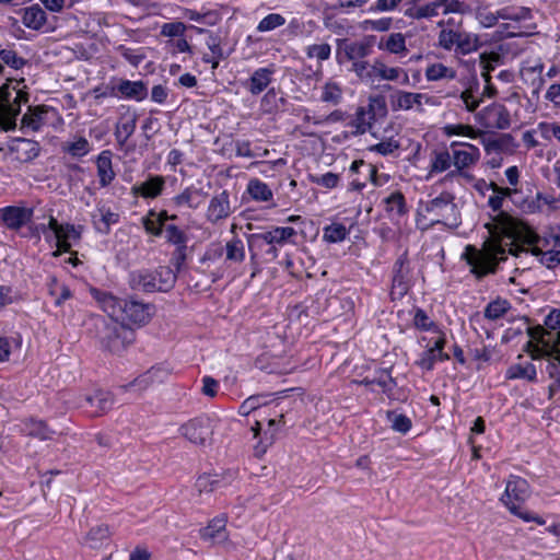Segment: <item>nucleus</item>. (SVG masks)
I'll return each instance as SVG.
<instances>
[{"mask_svg":"<svg viewBox=\"0 0 560 560\" xmlns=\"http://www.w3.org/2000/svg\"><path fill=\"white\" fill-rule=\"evenodd\" d=\"M225 260L231 264H242L245 260V246L241 238L233 237L223 246Z\"/></svg>","mask_w":560,"mask_h":560,"instance_id":"obj_45","label":"nucleus"},{"mask_svg":"<svg viewBox=\"0 0 560 560\" xmlns=\"http://www.w3.org/2000/svg\"><path fill=\"white\" fill-rule=\"evenodd\" d=\"M3 66L0 63V75L3 73ZM26 101V95L16 91L14 97L8 86L0 88V129L3 131L13 130L16 127V117L20 114L21 102Z\"/></svg>","mask_w":560,"mask_h":560,"instance_id":"obj_7","label":"nucleus"},{"mask_svg":"<svg viewBox=\"0 0 560 560\" xmlns=\"http://www.w3.org/2000/svg\"><path fill=\"white\" fill-rule=\"evenodd\" d=\"M113 153L110 150L102 151L96 159L97 176L101 187H107L115 179V172L112 162Z\"/></svg>","mask_w":560,"mask_h":560,"instance_id":"obj_33","label":"nucleus"},{"mask_svg":"<svg viewBox=\"0 0 560 560\" xmlns=\"http://www.w3.org/2000/svg\"><path fill=\"white\" fill-rule=\"evenodd\" d=\"M430 102V96L424 93H415L407 91H397L390 95V106L393 110H410L416 108L422 112V105Z\"/></svg>","mask_w":560,"mask_h":560,"instance_id":"obj_20","label":"nucleus"},{"mask_svg":"<svg viewBox=\"0 0 560 560\" xmlns=\"http://www.w3.org/2000/svg\"><path fill=\"white\" fill-rule=\"evenodd\" d=\"M385 210L396 215H402L407 212L404 195L396 190L389 194L385 199Z\"/></svg>","mask_w":560,"mask_h":560,"instance_id":"obj_53","label":"nucleus"},{"mask_svg":"<svg viewBox=\"0 0 560 560\" xmlns=\"http://www.w3.org/2000/svg\"><path fill=\"white\" fill-rule=\"evenodd\" d=\"M439 45L445 50L468 55L479 48L480 42L476 34L462 30L442 28L439 33Z\"/></svg>","mask_w":560,"mask_h":560,"instance_id":"obj_6","label":"nucleus"},{"mask_svg":"<svg viewBox=\"0 0 560 560\" xmlns=\"http://www.w3.org/2000/svg\"><path fill=\"white\" fill-rule=\"evenodd\" d=\"M285 161L278 159L275 161H261L257 163L259 174L267 178L276 177L284 167Z\"/></svg>","mask_w":560,"mask_h":560,"instance_id":"obj_57","label":"nucleus"},{"mask_svg":"<svg viewBox=\"0 0 560 560\" xmlns=\"http://www.w3.org/2000/svg\"><path fill=\"white\" fill-rule=\"evenodd\" d=\"M349 230L342 223L332 222L323 229V238L328 243H339L347 238Z\"/></svg>","mask_w":560,"mask_h":560,"instance_id":"obj_52","label":"nucleus"},{"mask_svg":"<svg viewBox=\"0 0 560 560\" xmlns=\"http://www.w3.org/2000/svg\"><path fill=\"white\" fill-rule=\"evenodd\" d=\"M384 48L390 54H406V39L401 33H393L387 37Z\"/></svg>","mask_w":560,"mask_h":560,"instance_id":"obj_59","label":"nucleus"},{"mask_svg":"<svg viewBox=\"0 0 560 560\" xmlns=\"http://www.w3.org/2000/svg\"><path fill=\"white\" fill-rule=\"evenodd\" d=\"M374 36H365L361 40L338 38L336 40V57L339 63L365 59L372 54Z\"/></svg>","mask_w":560,"mask_h":560,"instance_id":"obj_8","label":"nucleus"},{"mask_svg":"<svg viewBox=\"0 0 560 560\" xmlns=\"http://www.w3.org/2000/svg\"><path fill=\"white\" fill-rule=\"evenodd\" d=\"M413 326L422 331H438V325L428 316L425 311L417 308L413 315Z\"/></svg>","mask_w":560,"mask_h":560,"instance_id":"obj_58","label":"nucleus"},{"mask_svg":"<svg viewBox=\"0 0 560 560\" xmlns=\"http://www.w3.org/2000/svg\"><path fill=\"white\" fill-rule=\"evenodd\" d=\"M451 152L455 168L447 174L448 177L457 175L467 177L465 170L475 165L480 159V150L476 145L466 142H452Z\"/></svg>","mask_w":560,"mask_h":560,"instance_id":"obj_9","label":"nucleus"},{"mask_svg":"<svg viewBox=\"0 0 560 560\" xmlns=\"http://www.w3.org/2000/svg\"><path fill=\"white\" fill-rule=\"evenodd\" d=\"M342 98V90L336 82H327L323 86L320 100L325 103L337 105Z\"/></svg>","mask_w":560,"mask_h":560,"instance_id":"obj_56","label":"nucleus"},{"mask_svg":"<svg viewBox=\"0 0 560 560\" xmlns=\"http://www.w3.org/2000/svg\"><path fill=\"white\" fill-rule=\"evenodd\" d=\"M529 497L528 482L518 476L511 475L504 493L501 497L502 503L513 513L517 514L520 505Z\"/></svg>","mask_w":560,"mask_h":560,"instance_id":"obj_14","label":"nucleus"},{"mask_svg":"<svg viewBox=\"0 0 560 560\" xmlns=\"http://www.w3.org/2000/svg\"><path fill=\"white\" fill-rule=\"evenodd\" d=\"M138 116L135 112H127L121 115L116 128H115V139L120 148H122L128 139L133 135L137 126Z\"/></svg>","mask_w":560,"mask_h":560,"instance_id":"obj_31","label":"nucleus"},{"mask_svg":"<svg viewBox=\"0 0 560 560\" xmlns=\"http://www.w3.org/2000/svg\"><path fill=\"white\" fill-rule=\"evenodd\" d=\"M339 180H340V175L332 173V172H327L325 174H319V175H311V182L313 184H316V185L327 188V189L336 188L339 184Z\"/></svg>","mask_w":560,"mask_h":560,"instance_id":"obj_64","label":"nucleus"},{"mask_svg":"<svg viewBox=\"0 0 560 560\" xmlns=\"http://www.w3.org/2000/svg\"><path fill=\"white\" fill-rule=\"evenodd\" d=\"M454 200L453 194L443 191L438 197L422 202L419 214L429 219L430 225L443 224L454 230L460 224V213Z\"/></svg>","mask_w":560,"mask_h":560,"instance_id":"obj_3","label":"nucleus"},{"mask_svg":"<svg viewBox=\"0 0 560 560\" xmlns=\"http://www.w3.org/2000/svg\"><path fill=\"white\" fill-rule=\"evenodd\" d=\"M453 165L452 152L442 150L434 152L430 162V174L443 173L451 168Z\"/></svg>","mask_w":560,"mask_h":560,"instance_id":"obj_49","label":"nucleus"},{"mask_svg":"<svg viewBox=\"0 0 560 560\" xmlns=\"http://www.w3.org/2000/svg\"><path fill=\"white\" fill-rule=\"evenodd\" d=\"M232 213L230 195L226 190L214 195L207 209V220L211 223H217L226 219Z\"/></svg>","mask_w":560,"mask_h":560,"instance_id":"obj_25","label":"nucleus"},{"mask_svg":"<svg viewBox=\"0 0 560 560\" xmlns=\"http://www.w3.org/2000/svg\"><path fill=\"white\" fill-rule=\"evenodd\" d=\"M448 360V353L444 351L438 352L436 350L433 351L431 349H427L420 353L419 359L416 361V365H418L423 371L429 372L434 369L436 362H444Z\"/></svg>","mask_w":560,"mask_h":560,"instance_id":"obj_44","label":"nucleus"},{"mask_svg":"<svg viewBox=\"0 0 560 560\" xmlns=\"http://www.w3.org/2000/svg\"><path fill=\"white\" fill-rule=\"evenodd\" d=\"M91 221L94 230L102 234L107 235L110 228L119 221V213L114 211L105 202L100 201L96 203L95 210L91 213Z\"/></svg>","mask_w":560,"mask_h":560,"instance_id":"obj_19","label":"nucleus"},{"mask_svg":"<svg viewBox=\"0 0 560 560\" xmlns=\"http://www.w3.org/2000/svg\"><path fill=\"white\" fill-rule=\"evenodd\" d=\"M506 380H526L530 383L537 382L536 366L532 362L514 363L505 373Z\"/></svg>","mask_w":560,"mask_h":560,"instance_id":"obj_37","label":"nucleus"},{"mask_svg":"<svg viewBox=\"0 0 560 560\" xmlns=\"http://www.w3.org/2000/svg\"><path fill=\"white\" fill-rule=\"evenodd\" d=\"M21 432L25 435L37 438L42 441L51 439L55 433L50 430L47 424L42 420L27 419L23 421Z\"/></svg>","mask_w":560,"mask_h":560,"instance_id":"obj_39","label":"nucleus"},{"mask_svg":"<svg viewBox=\"0 0 560 560\" xmlns=\"http://www.w3.org/2000/svg\"><path fill=\"white\" fill-rule=\"evenodd\" d=\"M47 287L48 293L55 298L54 303L57 307L62 306L66 301L72 298L70 288L65 283H60L55 277L49 278Z\"/></svg>","mask_w":560,"mask_h":560,"instance_id":"obj_43","label":"nucleus"},{"mask_svg":"<svg viewBox=\"0 0 560 560\" xmlns=\"http://www.w3.org/2000/svg\"><path fill=\"white\" fill-rule=\"evenodd\" d=\"M386 418L390 422V427L394 431L401 434H406L412 425L410 418L405 415L396 413L395 411H387Z\"/></svg>","mask_w":560,"mask_h":560,"instance_id":"obj_54","label":"nucleus"},{"mask_svg":"<svg viewBox=\"0 0 560 560\" xmlns=\"http://www.w3.org/2000/svg\"><path fill=\"white\" fill-rule=\"evenodd\" d=\"M11 150L16 153V159L21 162H30L38 156L40 148L38 142L30 139H16Z\"/></svg>","mask_w":560,"mask_h":560,"instance_id":"obj_36","label":"nucleus"},{"mask_svg":"<svg viewBox=\"0 0 560 560\" xmlns=\"http://www.w3.org/2000/svg\"><path fill=\"white\" fill-rule=\"evenodd\" d=\"M153 384H154V382L147 371L143 374L139 375L137 378H135L132 382L121 385L119 388L122 392H130L132 389L138 390V392H143V390L148 389Z\"/></svg>","mask_w":560,"mask_h":560,"instance_id":"obj_62","label":"nucleus"},{"mask_svg":"<svg viewBox=\"0 0 560 560\" xmlns=\"http://www.w3.org/2000/svg\"><path fill=\"white\" fill-rule=\"evenodd\" d=\"M480 184L487 189L492 190V195L488 198L487 203L494 214L485 224L491 236L497 240L508 237L528 245H536L539 242L538 234L530 226L503 210L506 199L516 202L515 195L517 190L512 187H501L494 182L488 184L483 179Z\"/></svg>","mask_w":560,"mask_h":560,"instance_id":"obj_1","label":"nucleus"},{"mask_svg":"<svg viewBox=\"0 0 560 560\" xmlns=\"http://www.w3.org/2000/svg\"><path fill=\"white\" fill-rule=\"evenodd\" d=\"M295 235L296 231L291 226H277L269 231L248 234L246 241L250 258L256 259L266 245L282 246Z\"/></svg>","mask_w":560,"mask_h":560,"instance_id":"obj_5","label":"nucleus"},{"mask_svg":"<svg viewBox=\"0 0 560 560\" xmlns=\"http://www.w3.org/2000/svg\"><path fill=\"white\" fill-rule=\"evenodd\" d=\"M225 526L226 518L224 516L214 517L208 526L200 530V537L213 545L224 544L228 540Z\"/></svg>","mask_w":560,"mask_h":560,"instance_id":"obj_26","label":"nucleus"},{"mask_svg":"<svg viewBox=\"0 0 560 560\" xmlns=\"http://www.w3.org/2000/svg\"><path fill=\"white\" fill-rule=\"evenodd\" d=\"M50 110L52 108L46 105L30 107L28 112L22 117V129L38 131L47 122V115Z\"/></svg>","mask_w":560,"mask_h":560,"instance_id":"obj_32","label":"nucleus"},{"mask_svg":"<svg viewBox=\"0 0 560 560\" xmlns=\"http://www.w3.org/2000/svg\"><path fill=\"white\" fill-rule=\"evenodd\" d=\"M164 276H166V285H160L156 282V276L154 272L149 270H137L132 271L129 275V285L133 290L143 291V292H156V291H167L173 288L176 281V275L173 270H164Z\"/></svg>","mask_w":560,"mask_h":560,"instance_id":"obj_11","label":"nucleus"},{"mask_svg":"<svg viewBox=\"0 0 560 560\" xmlns=\"http://www.w3.org/2000/svg\"><path fill=\"white\" fill-rule=\"evenodd\" d=\"M110 537V530L107 525H97L92 527L85 537V544L92 548L97 549L103 546Z\"/></svg>","mask_w":560,"mask_h":560,"instance_id":"obj_48","label":"nucleus"},{"mask_svg":"<svg viewBox=\"0 0 560 560\" xmlns=\"http://www.w3.org/2000/svg\"><path fill=\"white\" fill-rule=\"evenodd\" d=\"M442 130L446 137L464 136L470 139H475L478 136V132L474 129V127L464 124H448L445 125Z\"/></svg>","mask_w":560,"mask_h":560,"instance_id":"obj_55","label":"nucleus"},{"mask_svg":"<svg viewBox=\"0 0 560 560\" xmlns=\"http://www.w3.org/2000/svg\"><path fill=\"white\" fill-rule=\"evenodd\" d=\"M236 477V472L229 470L224 476L202 475L196 481V488L199 492H212L231 483Z\"/></svg>","mask_w":560,"mask_h":560,"instance_id":"obj_28","label":"nucleus"},{"mask_svg":"<svg viewBox=\"0 0 560 560\" xmlns=\"http://www.w3.org/2000/svg\"><path fill=\"white\" fill-rule=\"evenodd\" d=\"M459 98L467 112L474 113L480 105L482 97L479 96V82L472 80L468 86L459 94Z\"/></svg>","mask_w":560,"mask_h":560,"instance_id":"obj_41","label":"nucleus"},{"mask_svg":"<svg viewBox=\"0 0 560 560\" xmlns=\"http://www.w3.org/2000/svg\"><path fill=\"white\" fill-rule=\"evenodd\" d=\"M113 405V395L105 390H96L92 395H85L78 402V407L85 409L91 416H101L112 409Z\"/></svg>","mask_w":560,"mask_h":560,"instance_id":"obj_18","label":"nucleus"},{"mask_svg":"<svg viewBox=\"0 0 560 560\" xmlns=\"http://www.w3.org/2000/svg\"><path fill=\"white\" fill-rule=\"evenodd\" d=\"M247 192L253 200L267 202L273 199V192L270 187L258 178H252L247 184Z\"/></svg>","mask_w":560,"mask_h":560,"instance_id":"obj_42","label":"nucleus"},{"mask_svg":"<svg viewBox=\"0 0 560 560\" xmlns=\"http://www.w3.org/2000/svg\"><path fill=\"white\" fill-rule=\"evenodd\" d=\"M63 151L74 159L88 155L92 151V144L84 137L74 138L63 144Z\"/></svg>","mask_w":560,"mask_h":560,"instance_id":"obj_46","label":"nucleus"},{"mask_svg":"<svg viewBox=\"0 0 560 560\" xmlns=\"http://www.w3.org/2000/svg\"><path fill=\"white\" fill-rule=\"evenodd\" d=\"M425 78L428 81L453 80L456 78V71L441 62H436L427 67Z\"/></svg>","mask_w":560,"mask_h":560,"instance_id":"obj_50","label":"nucleus"},{"mask_svg":"<svg viewBox=\"0 0 560 560\" xmlns=\"http://www.w3.org/2000/svg\"><path fill=\"white\" fill-rule=\"evenodd\" d=\"M510 310L511 303L505 299L498 298L487 304L483 315L489 320H497L502 318Z\"/></svg>","mask_w":560,"mask_h":560,"instance_id":"obj_47","label":"nucleus"},{"mask_svg":"<svg viewBox=\"0 0 560 560\" xmlns=\"http://www.w3.org/2000/svg\"><path fill=\"white\" fill-rule=\"evenodd\" d=\"M476 121L487 131L504 130L511 126L510 113L505 106L493 103L475 116Z\"/></svg>","mask_w":560,"mask_h":560,"instance_id":"obj_13","label":"nucleus"},{"mask_svg":"<svg viewBox=\"0 0 560 560\" xmlns=\"http://www.w3.org/2000/svg\"><path fill=\"white\" fill-rule=\"evenodd\" d=\"M361 384L364 386L377 385L382 388V392L388 397H393V390L396 387V380L392 376L390 370L378 369L375 370L372 376H365Z\"/></svg>","mask_w":560,"mask_h":560,"instance_id":"obj_27","label":"nucleus"},{"mask_svg":"<svg viewBox=\"0 0 560 560\" xmlns=\"http://www.w3.org/2000/svg\"><path fill=\"white\" fill-rule=\"evenodd\" d=\"M162 235L167 244L175 247L172 253L171 264L178 272L182 270L187 259V243L189 237L184 230L175 224L165 226Z\"/></svg>","mask_w":560,"mask_h":560,"instance_id":"obj_12","label":"nucleus"},{"mask_svg":"<svg viewBox=\"0 0 560 560\" xmlns=\"http://www.w3.org/2000/svg\"><path fill=\"white\" fill-rule=\"evenodd\" d=\"M46 12L38 5L34 4L24 10L22 23L32 30H40L46 23Z\"/></svg>","mask_w":560,"mask_h":560,"instance_id":"obj_40","label":"nucleus"},{"mask_svg":"<svg viewBox=\"0 0 560 560\" xmlns=\"http://www.w3.org/2000/svg\"><path fill=\"white\" fill-rule=\"evenodd\" d=\"M206 194L194 186L186 187L180 194L174 196L171 202L176 208L187 207L191 210L198 209L202 202Z\"/></svg>","mask_w":560,"mask_h":560,"instance_id":"obj_30","label":"nucleus"},{"mask_svg":"<svg viewBox=\"0 0 560 560\" xmlns=\"http://www.w3.org/2000/svg\"><path fill=\"white\" fill-rule=\"evenodd\" d=\"M116 86V93L126 98L143 101L148 95L147 85L142 81L119 80Z\"/></svg>","mask_w":560,"mask_h":560,"instance_id":"obj_35","label":"nucleus"},{"mask_svg":"<svg viewBox=\"0 0 560 560\" xmlns=\"http://www.w3.org/2000/svg\"><path fill=\"white\" fill-rule=\"evenodd\" d=\"M165 187V179L161 175H150L144 182L132 186V192L147 199L159 197Z\"/></svg>","mask_w":560,"mask_h":560,"instance_id":"obj_29","label":"nucleus"},{"mask_svg":"<svg viewBox=\"0 0 560 560\" xmlns=\"http://www.w3.org/2000/svg\"><path fill=\"white\" fill-rule=\"evenodd\" d=\"M135 340V331L117 320L104 322L100 331L102 347L113 353H120Z\"/></svg>","mask_w":560,"mask_h":560,"instance_id":"obj_4","label":"nucleus"},{"mask_svg":"<svg viewBox=\"0 0 560 560\" xmlns=\"http://www.w3.org/2000/svg\"><path fill=\"white\" fill-rule=\"evenodd\" d=\"M372 82L376 79L386 80V81H396L399 75L404 73V83L409 82L408 74L398 67H388L381 59H375L372 63Z\"/></svg>","mask_w":560,"mask_h":560,"instance_id":"obj_34","label":"nucleus"},{"mask_svg":"<svg viewBox=\"0 0 560 560\" xmlns=\"http://www.w3.org/2000/svg\"><path fill=\"white\" fill-rule=\"evenodd\" d=\"M285 24V19L279 13L266 15L257 25L258 32H270Z\"/></svg>","mask_w":560,"mask_h":560,"instance_id":"obj_60","label":"nucleus"},{"mask_svg":"<svg viewBox=\"0 0 560 560\" xmlns=\"http://www.w3.org/2000/svg\"><path fill=\"white\" fill-rule=\"evenodd\" d=\"M206 45L213 56V70L219 67L221 60L229 58L232 54L233 48L225 49L223 38L219 34L210 33L206 39Z\"/></svg>","mask_w":560,"mask_h":560,"instance_id":"obj_38","label":"nucleus"},{"mask_svg":"<svg viewBox=\"0 0 560 560\" xmlns=\"http://www.w3.org/2000/svg\"><path fill=\"white\" fill-rule=\"evenodd\" d=\"M179 431L191 443L205 445L213 434L212 420L206 416L197 417L183 424Z\"/></svg>","mask_w":560,"mask_h":560,"instance_id":"obj_16","label":"nucleus"},{"mask_svg":"<svg viewBox=\"0 0 560 560\" xmlns=\"http://www.w3.org/2000/svg\"><path fill=\"white\" fill-rule=\"evenodd\" d=\"M462 259L469 265L470 272L477 279H481L495 272L498 264L506 259V252L495 242L485 243L481 249L467 245L462 254Z\"/></svg>","mask_w":560,"mask_h":560,"instance_id":"obj_2","label":"nucleus"},{"mask_svg":"<svg viewBox=\"0 0 560 560\" xmlns=\"http://www.w3.org/2000/svg\"><path fill=\"white\" fill-rule=\"evenodd\" d=\"M546 361V372L560 386V347Z\"/></svg>","mask_w":560,"mask_h":560,"instance_id":"obj_63","label":"nucleus"},{"mask_svg":"<svg viewBox=\"0 0 560 560\" xmlns=\"http://www.w3.org/2000/svg\"><path fill=\"white\" fill-rule=\"evenodd\" d=\"M374 118L372 110L364 107H358L351 126L355 129V133L363 135L371 128V121Z\"/></svg>","mask_w":560,"mask_h":560,"instance_id":"obj_51","label":"nucleus"},{"mask_svg":"<svg viewBox=\"0 0 560 560\" xmlns=\"http://www.w3.org/2000/svg\"><path fill=\"white\" fill-rule=\"evenodd\" d=\"M446 0H435L428 3H424L422 5L417 7L415 16L417 19H428L433 18L439 14L440 9L442 5L445 4Z\"/></svg>","mask_w":560,"mask_h":560,"instance_id":"obj_61","label":"nucleus"},{"mask_svg":"<svg viewBox=\"0 0 560 560\" xmlns=\"http://www.w3.org/2000/svg\"><path fill=\"white\" fill-rule=\"evenodd\" d=\"M33 214V208L15 206L0 208V220L9 230H20L23 225L31 222Z\"/></svg>","mask_w":560,"mask_h":560,"instance_id":"obj_21","label":"nucleus"},{"mask_svg":"<svg viewBox=\"0 0 560 560\" xmlns=\"http://www.w3.org/2000/svg\"><path fill=\"white\" fill-rule=\"evenodd\" d=\"M124 314L120 317L121 322H128L135 325H145L151 319L154 313V306L149 303L129 299L125 300Z\"/></svg>","mask_w":560,"mask_h":560,"instance_id":"obj_17","label":"nucleus"},{"mask_svg":"<svg viewBox=\"0 0 560 560\" xmlns=\"http://www.w3.org/2000/svg\"><path fill=\"white\" fill-rule=\"evenodd\" d=\"M50 228L56 238L57 248L62 253H69L72 242L81 240L83 226L70 223L60 224L54 215H50Z\"/></svg>","mask_w":560,"mask_h":560,"instance_id":"obj_15","label":"nucleus"},{"mask_svg":"<svg viewBox=\"0 0 560 560\" xmlns=\"http://www.w3.org/2000/svg\"><path fill=\"white\" fill-rule=\"evenodd\" d=\"M91 296L96 301L98 306L112 317V320H119L124 314L125 300L113 295L110 292L103 291L96 288L90 289Z\"/></svg>","mask_w":560,"mask_h":560,"instance_id":"obj_22","label":"nucleus"},{"mask_svg":"<svg viewBox=\"0 0 560 560\" xmlns=\"http://www.w3.org/2000/svg\"><path fill=\"white\" fill-rule=\"evenodd\" d=\"M499 19L510 20V21H514V22L528 20V19H530V10L527 8H518L516 10L503 8L501 10H499L497 13H492V12L478 13V20L483 27H492L493 25L497 24Z\"/></svg>","mask_w":560,"mask_h":560,"instance_id":"obj_23","label":"nucleus"},{"mask_svg":"<svg viewBox=\"0 0 560 560\" xmlns=\"http://www.w3.org/2000/svg\"><path fill=\"white\" fill-rule=\"evenodd\" d=\"M276 73L275 65L256 69L250 77L243 83V86L254 96L262 93L273 81Z\"/></svg>","mask_w":560,"mask_h":560,"instance_id":"obj_24","label":"nucleus"},{"mask_svg":"<svg viewBox=\"0 0 560 560\" xmlns=\"http://www.w3.org/2000/svg\"><path fill=\"white\" fill-rule=\"evenodd\" d=\"M527 331L533 340L526 343V351L533 360H547L560 347V334H539L532 328Z\"/></svg>","mask_w":560,"mask_h":560,"instance_id":"obj_10","label":"nucleus"}]
</instances>
